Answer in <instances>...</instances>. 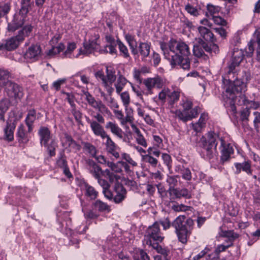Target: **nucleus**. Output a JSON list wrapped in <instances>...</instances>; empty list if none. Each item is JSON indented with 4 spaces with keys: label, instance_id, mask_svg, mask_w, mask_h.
Segmentation results:
<instances>
[{
    "label": "nucleus",
    "instance_id": "052dcab7",
    "mask_svg": "<svg viewBox=\"0 0 260 260\" xmlns=\"http://www.w3.org/2000/svg\"><path fill=\"white\" fill-rule=\"evenodd\" d=\"M212 20L215 24L219 25L225 26L226 24V21L220 16H213Z\"/></svg>",
    "mask_w": 260,
    "mask_h": 260
},
{
    "label": "nucleus",
    "instance_id": "ddd939ff",
    "mask_svg": "<svg viewBox=\"0 0 260 260\" xmlns=\"http://www.w3.org/2000/svg\"><path fill=\"white\" fill-rule=\"evenodd\" d=\"M16 126V120L15 118L9 117L6 121V125L4 129V139L8 141H12L14 139V131Z\"/></svg>",
    "mask_w": 260,
    "mask_h": 260
},
{
    "label": "nucleus",
    "instance_id": "c85d7f7f",
    "mask_svg": "<svg viewBox=\"0 0 260 260\" xmlns=\"http://www.w3.org/2000/svg\"><path fill=\"white\" fill-rule=\"evenodd\" d=\"M208 119V115L206 114H202L199 121L192 124L193 130L197 133L201 132L202 129L205 127L206 121Z\"/></svg>",
    "mask_w": 260,
    "mask_h": 260
},
{
    "label": "nucleus",
    "instance_id": "774afa93",
    "mask_svg": "<svg viewBox=\"0 0 260 260\" xmlns=\"http://www.w3.org/2000/svg\"><path fill=\"white\" fill-rule=\"evenodd\" d=\"M98 181L99 184L100 185L101 187L103 188V190L105 189L110 188V185L109 183L105 179H102L100 177L98 178H96Z\"/></svg>",
    "mask_w": 260,
    "mask_h": 260
},
{
    "label": "nucleus",
    "instance_id": "4c0bfd02",
    "mask_svg": "<svg viewBox=\"0 0 260 260\" xmlns=\"http://www.w3.org/2000/svg\"><path fill=\"white\" fill-rule=\"evenodd\" d=\"M125 39L129 45L132 53L133 54H137L136 47L137 44L134 37L130 35H126Z\"/></svg>",
    "mask_w": 260,
    "mask_h": 260
},
{
    "label": "nucleus",
    "instance_id": "3c124183",
    "mask_svg": "<svg viewBox=\"0 0 260 260\" xmlns=\"http://www.w3.org/2000/svg\"><path fill=\"white\" fill-rule=\"evenodd\" d=\"M222 236L229 238L230 240L232 242L239 237V235L233 231H226L222 232Z\"/></svg>",
    "mask_w": 260,
    "mask_h": 260
},
{
    "label": "nucleus",
    "instance_id": "2f4dec72",
    "mask_svg": "<svg viewBox=\"0 0 260 260\" xmlns=\"http://www.w3.org/2000/svg\"><path fill=\"white\" fill-rule=\"evenodd\" d=\"M11 77V75L8 71L0 69V84L5 87L8 83L12 82L9 80Z\"/></svg>",
    "mask_w": 260,
    "mask_h": 260
},
{
    "label": "nucleus",
    "instance_id": "aec40b11",
    "mask_svg": "<svg viewBox=\"0 0 260 260\" xmlns=\"http://www.w3.org/2000/svg\"><path fill=\"white\" fill-rule=\"evenodd\" d=\"M25 22L24 17L20 14L15 15L13 21L8 24L9 31H14L19 27H21Z\"/></svg>",
    "mask_w": 260,
    "mask_h": 260
},
{
    "label": "nucleus",
    "instance_id": "1a4fd4ad",
    "mask_svg": "<svg viewBox=\"0 0 260 260\" xmlns=\"http://www.w3.org/2000/svg\"><path fill=\"white\" fill-rule=\"evenodd\" d=\"M244 51L242 49L235 48L233 50L232 58L227 67V72L229 75L235 77L238 68L244 58ZM229 78L230 76H229Z\"/></svg>",
    "mask_w": 260,
    "mask_h": 260
},
{
    "label": "nucleus",
    "instance_id": "2eb2a0df",
    "mask_svg": "<svg viewBox=\"0 0 260 260\" xmlns=\"http://www.w3.org/2000/svg\"><path fill=\"white\" fill-rule=\"evenodd\" d=\"M114 191L115 195L113 198L114 201L116 203H120L124 200L126 195V190L119 182H116L114 185Z\"/></svg>",
    "mask_w": 260,
    "mask_h": 260
},
{
    "label": "nucleus",
    "instance_id": "423d86ee",
    "mask_svg": "<svg viewBox=\"0 0 260 260\" xmlns=\"http://www.w3.org/2000/svg\"><path fill=\"white\" fill-rule=\"evenodd\" d=\"M103 114L96 113L93 116V117L96 120L91 119L89 117L85 116V119L87 123L90 125V127L93 134L97 137H101L102 139H106L109 136L105 131L104 128L101 125L105 122V119Z\"/></svg>",
    "mask_w": 260,
    "mask_h": 260
},
{
    "label": "nucleus",
    "instance_id": "37998d69",
    "mask_svg": "<svg viewBox=\"0 0 260 260\" xmlns=\"http://www.w3.org/2000/svg\"><path fill=\"white\" fill-rule=\"evenodd\" d=\"M77 45L75 42H69L68 43L67 49L63 53L62 55L66 57H71L72 54L76 48Z\"/></svg>",
    "mask_w": 260,
    "mask_h": 260
},
{
    "label": "nucleus",
    "instance_id": "72a5a7b5",
    "mask_svg": "<svg viewBox=\"0 0 260 260\" xmlns=\"http://www.w3.org/2000/svg\"><path fill=\"white\" fill-rule=\"evenodd\" d=\"M139 255L140 256V259L139 258H137L136 257H134V260H150L149 257L147 253L143 250H141L140 251ZM118 257L121 260H129L128 257L124 255V254L122 253H118Z\"/></svg>",
    "mask_w": 260,
    "mask_h": 260
},
{
    "label": "nucleus",
    "instance_id": "6e6552de",
    "mask_svg": "<svg viewBox=\"0 0 260 260\" xmlns=\"http://www.w3.org/2000/svg\"><path fill=\"white\" fill-rule=\"evenodd\" d=\"M145 238L146 244L149 246L152 245L153 243H158L162 241L164 237L160 232L158 222H155L147 229Z\"/></svg>",
    "mask_w": 260,
    "mask_h": 260
},
{
    "label": "nucleus",
    "instance_id": "6ab92c4d",
    "mask_svg": "<svg viewBox=\"0 0 260 260\" xmlns=\"http://www.w3.org/2000/svg\"><path fill=\"white\" fill-rule=\"evenodd\" d=\"M173 199H180L185 198L186 199H190L191 198L190 192L186 188H176L173 189L172 191L169 192Z\"/></svg>",
    "mask_w": 260,
    "mask_h": 260
},
{
    "label": "nucleus",
    "instance_id": "6e6d98bb",
    "mask_svg": "<svg viewBox=\"0 0 260 260\" xmlns=\"http://www.w3.org/2000/svg\"><path fill=\"white\" fill-rule=\"evenodd\" d=\"M185 9L188 13L194 16H197L199 15V11L198 9L190 4L186 5L185 6Z\"/></svg>",
    "mask_w": 260,
    "mask_h": 260
},
{
    "label": "nucleus",
    "instance_id": "f3484780",
    "mask_svg": "<svg viewBox=\"0 0 260 260\" xmlns=\"http://www.w3.org/2000/svg\"><path fill=\"white\" fill-rule=\"evenodd\" d=\"M137 54H133L135 56H141L142 60H145L150 52V45L147 43L140 42L136 47Z\"/></svg>",
    "mask_w": 260,
    "mask_h": 260
},
{
    "label": "nucleus",
    "instance_id": "473e14b6",
    "mask_svg": "<svg viewBox=\"0 0 260 260\" xmlns=\"http://www.w3.org/2000/svg\"><path fill=\"white\" fill-rule=\"evenodd\" d=\"M151 246L155 249L158 253L161 254V257L164 260H169V255L170 254V251L169 250L162 248L157 243H153V244L151 245Z\"/></svg>",
    "mask_w": 260,
    "mask_h": 260
},
{
    "label": "nucleus",
    "instance_id": "680f3d73",
    "mask_svg": "<svg viewBox=\"0 0 260 260\" xmlns=\"http://www.w3.org/2000/svg\"><path fill=\"white\" fill-rule=\"evenodd\" d=\"M161 158L164 163L168 166V169H170L171 167L172 159L170 155L167 153H163L161 155Z\"/></svg>",
    "mask_w": 260,
    "mask_h": 260
},
{
    "label": "nucleus",
    "instance_id": "39448f33",
    "mask_svg": "<svg viewBox=\"0 0 260 260\" xmlns=\"http://www.w3.org/2000/svg\"><path fill=\"white\" fill-rule=\"evenodd\" d=\"M38 134L40 138L41 145L47 148L50 156H54L57 143L51 136L49 128L45 126H41L38 131Z\"/></svg>",
    "mask_w": 260,
    "mask_h": 260
},
{
    "label": "nucleus",
    "instance_id": "393cba45",
    "mask_svg": "<svg viewBox=\"0 0 260 260\" xmlns=\"http://www.w3.org/2000/svg\"><path fill=\"white\" fill-rule=\"evenodd\" d=\"M236 168L235 173L239 174L241 171L245 172L248 175L252 174V170L251 169V164L249 161H245L242 163H235Z\"/></svg>",
    "mask_w": 260,
    "mask_h": 260
},
{
    "label": "nucleus",
    "instance_id": "69168bd1",
    "mask_svg": "<svg viewBox=\"0 0 260 260\" xmlns=\"http://www.w3.org/2000/svg\"><path fill=\"white\" fill-rule=\"evenodd\" d=\"M72 113L74 115L76 121L78 123H80L81 122L82 113L76 109V107L75 108H73Z\"/></svg>",
    "mask_w": 260,
    "mask_h": 260
},
{
    "label": "nucleus",
    "instance_id": "58836bf2",
    "mask_svg": "<svg viewBox=\"0 0 260 260\" xmlns=\"http://www.w3.org/2000/svg\"><path fill=\"white\" fill-rule=\"evenodd\" d=\"M85 195L90 198L91 200H94L96 198L98 192L95 190L93 187L86 184L85 185Z\"/></svg>",
    "mask_w": 260,
    "mask_h": 260
},
{
    "label": "nucleus",
    "instance_id": "a878e982",
    "mask_svg": "<svg viewBox=\"0 0 260 260\" xmlns=\"http://www.w3.org/2000/svg\"><path fill=\"white\" fill-rule=\"evenodd\" d=\"M175 171L176 173H180L182 174V177L183 179L187 181L191 180L192 175L190 169L186 168L183 165H177L175 167Z\"/></svg>",
    "mask_w": 260,
    "mask_h": 260
},
{
    "label": "nucleus",
    "instance_id": "e2e57ef3",
    "mask_svg": "<svg viewBox=\"0 0 260 260\" xmlns=\"http://www.w3.org/2000/svg\"><path fill=\"white\" fill-rule=\"evenodd\" d=\"M30 0H21L20 11H23L25 13L28 12V9L30 6Z\"/></svg>",
    "mask_w": 260,
    "mask_h": 260
},
{
    "label": "nucleus",
    "instance_id": "7c9ffc66",
    "mask_svg": "<svg viewBox=\"0 0 260 260\" xmlns=\"http://www.w3.org/2000/svg\"><path fill=\"white\" fill-rule=\"evenodd\" d=\"M36 119V113L35 110H30L28 112L25 118V123L28 127V132H31L33 129V123Z\"/></svg>",
    "mask_w": 260,
    "mask_h": 260
},
{
    "label": "nucleus",
    "instance_id": "5fc2aeb1",
    "mask_svg": "<svg viewBox=\"0 0 260 260\" xmlns=\"http://www.w3.org/2000/svg\"><path fill=\"white\" fill-rule=\"evenodd\" d=\"M176 115L182 121L185 122L188 120H190V117L187 115V111H183L182 112L180 111H177L176 112Z\"/></svg>",
    "mask_w": 260,
    "mask_h": 260
},
{
    "label": "nucleus",
    "instance_id": "7ed1b4c3",
    "mask_svg": "<svg viewBox=\"0 0 260 260\" xmlns=\"http://www.w3.org/2000/svg\"><path fill=\"white\" fill-rule=\"evenodd\" d=\"M185 216L180 215L172 223L168 217L157 222H158L159 225L161 224L165 230L169 229L172 225L175 229V232L179 241L182 243H186L191 235L194 222L191 218H188L185 221Z\"/></svg>",
    "mask_w": 260,
    "mask_h": 260
},
{
    "label": "nucleus",
    "instance_id": "bf43d9fd",
    "mask_svg": "<svg viewBox=\"0 0 260 260\" xmlns=\"http://www.w3.org/2000/svg\"><path fill=\"white\" fill-rule=\"evenodd\" d=\"M190 207L183 204L174 205L172 207V209L175 212L186 211Z\"/></svg>",
    "mask_w": 260,
    "mask_h": 260
},
{
    "label": "nucleus",
    "instance_id": "0e129e2a",
    "mask_svg": "<svg viewBox=\"0 0 260 260\" xmlns=\"http://www.w3.org/2000/svg\"><path fill=\"white\" fill-rule=\"evenodd\" d=\"M196 40L198 41V43L201 44L204 50L206 52H211V46H209L208 44L201 38L196 39Z\"/></svg>",
    "mask_w": 260,
    "mask_h": 260
},
{
    "label": "nucleus",
    "instance_id": "9b49d317",
    "mask_svg": "<svg viewBox=\"0 0 260 260\" xmlns=\"http://www.w3.org/2000/svg\"><path fill=\"white\" fill-rule=\"evenodd\" d=\"M5 90L10 99L20 100L23 96V88L13 82H9L6 85Z\"/></svg>",
    "mask_w": 260,
    "mask_h": 260
},
{
    "label": "nucleus",
    "instance_id": "cd10ccee",
    "mask_svg": "<svg viewBox=\"0 0 260 260\" xmlns=\"http://www.w3.org/2000/svg\"><path fill=\"white\" fill-rule=\"evenodd\" d=\"M10 105V99L4 98L0 101V120L4 122L5 114L8 111Z\"/></svg>",
    "mask_w": 260,
    "mask_h": 260
},
{
    "label": "nucleus",
    "instance_id": "b1692460",
    "mask_svg": "<svg viewBox=\"0 0 260 260\" xmlns=\"http://www.w3.org/2000/svg\"><path fill=\"white\" fill-rule=\"evenodd\" d=\"M105 128L109 129L110 132L114 135L120 139L123 138V132L121 128L114 122L108 121L105 125Z\"/></svg>",
    "mask_w": 260,
    "mask_h": 260
},
{
    "label": "nucleus",
    "instance_id": "338daca9",
    "mask_svg": "<svg viewBox=\"0 0 260 260\" xmlns=\"http://www.w3.org/2000/svg\"><path fill=\"white\" fill-rule=\"evenodd\" d=\"M250 115L249 109L245 108L241 112L240 119L242 121L248 120Z\"/></svg>",
    "mask_w": 260,
    "mask_h": 260
},
{
    "label": "nucleus",
    "instance_id": "412c9836",
    "mask_svg": "<svg viewBox=\"0 0 260 260\" xmlns=\"http://www.w3.org/2000/svg\"><path fill=\"white\" fill-rule=\"evenodd\" d=\"M86 164L90 173L93 177L95 178H99L102 172L101 168L92 159H86Z\"/></svg>",
    "mask_w": 260,
    "mask_h": 260
},
{
    "label": "nucleus",
    "instance_id": "f257e3e1",
    "mask_svg": "<svg viewBox=\"0 0 260 260\" xmlns=\"http://www.w3.org/2000/svg\"><path fill=\"white\" fill-rule=\"evenodd\" d=\"M228 73L222 76L223 100L225 105L231 107V110L235 113L236 111L235 104L238 97L237 94L245 92L246 90V84L250 79V74L246 72H243L242 75L236 73L235 77L230 75L229 78Z\"/></svg>",
    "mask_w": 260,
    "mask_h": 260
},
{
    "label": "nucleus",
    "instance_id": "f704fd0d",
    "mask_svg": "<svg viewBox=\"0 0 260 260\" xmlns=\"http://www.w3.org/2000/svg\"><path fill=\"white\" fill-rule=\"evenodd\" d=\"M239 98H240V100H239L236 103L238 105H250V107L253 109H257L259 107L258 103L248 101L246 99L245 96L243 94H240Z\"/></svg>",
    "mask_w": 260,
    "mask_h": 260
},
{
    "label": "nucleus",
    "instance_id": "13d9d810",
    "mask_svg": "<svg viewBox=\"0 0 260 260\" xmlns=\"http://www.w3.org/2000/svg\"><path fill=\"white\" fill-rule=\"evenodd\" d=\"M95 77L98 80H101L102 81V83L104 85V84L106 85V83L108 82L106 77H105L104 73L102 71H99L95 73Z\"/></svg>",
    "mask_w": 260,
    "mask_h": 260
},
{
    "label": "nucleus",
    "instance_id": "9d476101",
    "mask_svg": "<svg viewBox=\"0 0 260 260\" xmlns=\"http://www.w3.org/2000/svg\"><path fill=\"white\" fill-rule=\"evenodd\" d=\"M84 94L88 104L94 109L98 110V113L106 114L108 116L111 115L110 111L101 101H96L95 98L88 91L84 92Z\"/></svg>",
    "mask_w": 260,
    "mask_h": 260
},
{
    "label": "nucleus",
    "instance_id": "a211bd4d",
    "mask_svg": "<svg viewBox=\"0 0 260 260\" xmlns=\"http://www.w3.org/2000/svg\"><path fill=\"white\" fill-rule=\"evenodd\" d=\"M105 145L106 150L109 154H111L116 159L120 157L119 153L117 151L118 147L113 141L110 136L106 138Z\"/></svg>",
    "mask_w": 260,
    "mask_h": 260
},
{
    "label": "nucleus",
    "instance_id": "de8ad7c7",
    "mask_svg": "<svg viewBox=\"0 0 260 260\" xmlns=\"http://www.w3.org/2000/svg\"><path fill=\"white\" fill-rule=\"evenodd\" d=\"M143 160L146 162L149 163L152 167H156L158 160L156 158L150 156V154H146L143 156Z\"/></svg>",
    "mask_w": 260,
    "mask_h": 260
},
{
    "label": "nucleus",
    "instance_id": "0eeeda50",
    "mask_svg": "<svg viewBox=\"0 0 260 260\" xmlns=\"http://www.w3.org/2000/svg\"><path fill=\"white\" fill-rule=\"evenodd\" d=\"M32 28L31 25H25L22 29L18 31L16 36L5 40L6 50L11 51L16 49L20 43L22 42L26 37L29 36L32 31Z\"/></svg>",
    "mask_w": 260,
    "mask_h": 260
},
{
    "label": "nucleus",
    "instance_id": "49530a36",
    "mask_svg": "<svg viewBox=\"0 0 260 260\" xmlns=\"http://www.w3.org/2000/svg\"><path fill=\"white\" fill-rule=\"evenodd\" d=\"M193 53L194 55L197 57H201L204 55V49L201 44L199 43L198 44H194L193 45Z\"/></svg>",
    "mask_w": 260,
    "mask_h": 260
},
{
    "label": "nucleus",
    "instance_id": "c9c22d12",
    "mask_svg": "<svg viewBox=\"0 0 260 260\" xmlns=\"http://www.w3.org/2000/svg\"><path fill=\"white\" fill-rule=\"evenodd\" d=\"M179 178L178 175L176 176H168L166 181L167 183L169 185V188L168 189L169 193L173 190V189H175L178 184V178Z\"/></svg>",
    "mask_w": 260,
    "mask_h": 260
},
{
    "label": "nucleus",
    "instance_id": "4be33fe9",
    "mask_svg": "<svg viewBox=\"0 0 260 260\" xmlns=\"http://www.w3.org/2000/svg\"><path fill=\"white\" fill-rule=\"evenodd\" d=\"M28 130L26 131L25 128V126L23 124L20 125L17 132V136L19 142L21 143H26L28 142L30 137L29 136Z\"/></svg>",
    "mask_w": 260,
    "mask_h": 260
},
{
    "label": "nucleus",
    "instance_id": "8fccbe9b",
    "mask_svg": "<svg viewBox=\"0 0 260 260\" xmlns=\"http://www.w3.org/2000/svg\"><path fill=\"white\" fill-rule=\"evenodd\" d=\"M121 158L122 159L124 160L125 162L128 163L129 165L132 166V167H136L137 166L138 164L136 161H135L130 156L129 154L126 153H123L121 154Z\"/></svg>",
    "mask_w": 260,
    "mask_h": 260
},
{
    "label": "nucleus",
    "instance_id": "603ef678",
    "mask_svg": "<svg viewBox=\"0 0 260 260\" xmlns=\"http://www.w3.org/2000/svg\"><path fill=\"white\" fill-rule=\"evenodd\" d=\"M10 8V5L8 3L0 5V18L7 15L9 12Z\"/></svg>",
    "mask_w": 260,
    "mask_h": 260
},
{
    "label": "nucleus",
    "instance_id": "a18cd8bd",
    "mask_svg": "<svg viewBox=\"0 0 260 260\" xmlns=\"http://www.w3.org/2000/svg\"><path fill=\"white\" fill-rule=\"evenodd\" d=\"M106 76L107 82L109 81L110 84H112L116 81V76L115 75V71L111 68H106Z\"/></svg>",
    "mask_w": 260,
    "mask_h": 260
},
{
    "label": "nucleus",
    "instance_id": "c03bdc74",
    "mask_svg": "<svg viewBox=\"0 0 260 260\" xmlns=\"http://www.w3.org/2000/svg\"><path fill=\"white\" fill-rule=\"evenodd\" d=\"M117 44L120 52V55L124 58H130L127 48L120 40H117Z\"/></svg>",
    "mask_w": 260,
    "mask_h": 260
},
{
    "label": "nucleus",
    "instance_id": "ea45409f",
    "mask_svg": "<svg viewBox=\"0 0 260 260\" xmlns=\"http://www.w3.org/2000/svg\"><path fill=\"white\" fill-rule=\"evenodd\" d=\"M82 144L83 145V149L87 151L91 156L95 157L97 151L94 146L88 142H84Z\"/></svg>",
    "mask_w": 260,
    "mask_h": 260
},
{
    "label": "nucleus",
    "instance_id": "c756f323",
    "mask_svg": "<svg viewBox=\"0 0 260 260\" xmlns=\"http://www.w3.org/2000/svg\"><path fill=\"white\" fill-rule=\"evenodd\" d=\"M223 141L221 142L222 149L221 150V155L220 157V161L222 164L228 161L230 158L231 154L233 153V150L232 147L229 145L227 146H223Z\"/></svg>",
    "mask_w": 260,
    "mask_h": 260
},
{
    "label": "nucleus",
    "instance_id": "09e8293b",
    "mask_svg": "<svg viewBox=\"0 0 260 260\" xmlns=\"http://www.w3.org/2000/svg\"><path fill=\"white\" fill-rule=\"evenodd\" d=\"M180 61L175 64L173 67L176 65H180V67L184 70L188 69L190 67V61L188 57H181Z\"/></svg>",
    "mask_w": 260,
    "mask_h": 260
},
{
    "label": "nucleus",
    "instance_id": "f8f14e48",
    "mask_svg": "<svg viewBox=\"0 0 260 260\" xmlns=\"http://www.w3.org/2000/svg\"><path fill=\"white\" fill-rule=\"evenodd\" d=\"M98 39L92 40H85L83 43V48H80L78 50V53L76 55V57L78 58L80 55H83L88 56L92 54L98 49V44L97 42Z\"/></svg>",
    "mask_w": 260,
    "mask_h": 260
},
{
    "label": "nucleus",
    "instance_id": "4468645a",
    "mask_svg": "<svg viewBox=\"0 0 260 260\" xmlns=\"http://www.w3.org/2000/svg\"><path fill=\"white\" fill-rule=\"evenodd\" d=\"M41 47L39 45H31L26 50L24 57L31 61H36L41 56Z\"/></svg>",
    "mask_w": 260,
    "mask_h": 260
},
{
    "label": "nucleus",
    "instance_id": "20e7f679",
    "mask_svg": "<svg viewBox=\"0 0 260 260\" xmlns=\"http://www.w3.org/2000/svg\"><path fill=\"white\" fill-rule=\"evenodd\" d=\"M218 136L214 132H209L206 136H202L199 142V146L202 148L204 157L211 159L216 156Z\"/></svg>",
    "mask_w": 260,
    "mask_h": 260
},
{
    "label": "nucleus",
    "instance_id": "864d4df0",
    "mask_svg": "<svg viewBox=\"0 0 260 260\" xmlns=\"http://www.w3.org/2000/svg\"><path fill=\"white\" fill-rule=\"evenodd\" d=\"M126 113V116L123 118V121H122V124H125L127 122H132L134 118L132 115L133 110L132 108H128V110L125 111Z\"/></svg>",
    "mask_w": 260,
    "mask_h": 260
},
{
    "label": "nucleus",
    "instance_id": "5701e85b",
    "mask_svg": "<svg viewBox=\"0 0 260 260\" xmlns=\"http://www.w3.org/2000/svg\"><path fill=\"white\" fill-rule=\"evenodd\" d=\"M198 30L200 37L205 41L211 42L215 41V39L214 38V35L209 29L205 26H200L198 27Z\"/></svg>",
    "mask_w": 260,
    "mask_h": 260
},
{
    "label": "nucleus",
    "instance_id": "bb28decb",
    "mask_svg": "<svg viewBox=\"0 0 260 260\" xmlns=\"http://www.w3.org/2000/svg\"><path fill=\"white\" fill-rule=\"evenodd\" d=\"M127 82V79L120 74V72H118V77L114 83V86L116 89V92L117 94H120L123 88L125 86Z\"/></svg>",
    "mask_w": 260,
    "mask_h": 260
},
{
    "label": "nucleus",
    "instance_id": "a19ab883",
    "mask_svg": "<svg viewBox=\"0 0 260 260\" xmlns=\"http://www.w3.org/2000/svg\"><path fill=\"white\" fill-rule=\"evenodd\" d=\"M120 99L124 107L125 111L128 110V106L131 102L130 95L128 92L124 91L119 94Z\"/></svg>",
    "mask_w": 260,
    "mask_h": 260
},
{
    "label": "nucleus",
    "instance_id": "f03ea898",
    "mask_svg": "<svg viewBox=\"0 0 260 260\" xmlns=\"http://www.w3.org/2000/svg\"><path fill=\"white\" fill-rule=\"evenodd\" d=\"M160 48L165 58L168 59L172 66L180 61L181 57H188L190 51L188 45L182 41L171 39L168 44L161 43Z\"/></svg>",
    "mask_w": 260,
    "mask_h": 260
},
{
    "label": "nucleus",
    "instance_id": "79ce46f5",
    "mask_svg": "<svg viewBox=\"0 0 260 260\" xmlns=\"http://www.w3.org/2000/svg\"><path fill=\"white\" fill-rule=\"evenodd\" d=\"M180 97V92L177 91H173L171 92L168 91V99L169 103L171 105L174 104V103L178 101Z\"/></svg>",
    "mask_w": 260,
    "mask_h": 260
},
{
    "label": "nucleus",
    "instance_id": "dca6fc26",
    "mask_svg": "<svg viewBox=\"0 0 260 260\" xmlns=\"http://www.w3.org/2000/svg\"><path fill=\"white\" fill-rule=\"evenodd\" d=\"M143 83L149 93H151V90L153 88L156 87L159 89L163 86V81L159 77L147 78Z\"/></svg>",
    "mask_w": 260,
    "mask_h": 260
},
{
    "label": "nucleus",
    "instance_id": "e433bc0d",
    "mask_svg": "<svg viewBox=\"0 0 260 260\" xmlns=\"http://www.w3.org/2000/svg\"><path fill=\"white\" fill-rule=\"evenodd\" d=\"M93 205L94 208L100 212H109L111 210L110 206L99 200L96 201Z\"/></svg>",
    "mask_w": 260,
    "mask_h": 260
},
{
    "label": "nucleus",
    "instance_id": "4d7b16f0",
    "mask_svg": "<svg viewBox=\"0 0 260 260\" xmlns=\"http://www.w3.org/2000/svg\"><path fill=\"white\" fill-rule=\"evenodd\" d=\"M62 93L66 95V100L68 101L71 106L72 108H75L76 107V105L74 103V95L72 93L64 91H62Z\"/></svg>",
    "mask_w": 260,
    "mask_h": 260
}]
</instances>
